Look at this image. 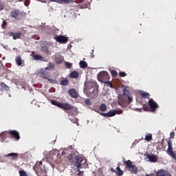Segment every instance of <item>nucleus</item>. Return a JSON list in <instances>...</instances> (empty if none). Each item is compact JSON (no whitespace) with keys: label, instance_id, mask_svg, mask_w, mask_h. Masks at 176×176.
<instances>
[{"label":"nucleus","instance_id":"f257e3e1","mask_svg":"<svg viewBox=\"0 0 176 176\" xmlns=\"http://www.w3.org/2000/svg\"><path fill=\"white\" fill-rule=\"evenodd\" d=\"M51 104L63 109V111L72 112V115H78V107L72 106L68 102H60L59 101L52 100H51Z\"/></svg>","mask_w":176,"mask_h":176},{"label":"nucleus","instance_id":"f03ea898","mask_svg":"<svg viewBox=\"0 0 176 176\" xmlns=\"http://www.w3.org/2000/svg\"><path fill=\"white\" fill-rule=\"evenodd\" d=\"M86 95L90 98H96L98 96V84L90 82L87 89Z\"/></svg>","mask_w":176,"mask_h":176},{"label":"nucleus","instance_id":"7ed1b4c3","mask_svg":"<svg viewBox=\"0 0 176 176\" xmlns=\"http://www.w3.org/2000/svg\"><path fill=\"white\" fill-rule=\"evenodd\" d=\"M83 162V158L79 156H75L72 160V166H76L77 167V171H78V175H83V171L80 170V167H82V162Z\"/></svg>","mask_w":176,"mask_h":176},{"label":"nucleus","instance_id":"20e7f679","mask_svg":"<svg viewBox=\"0 0 176 176\" xmlns=\"http://www.w3.org/2000/svg\"><path fill=\"white\" fill-rule=\"evenodd\" d=\"M126 168H128L129 171H130L132 174H137L138 173V167L134 164H133V162L130 160L124 162Z\"/></svg>","mask_w":176,"mask_h":176},{"label":"nucleus","instance_id":"39448f33","mask_svg":"<svg viewBox=\"0 0 176 176\" xmlns=\"http://www.w3.org/2000/svg\"><path fill=\"white\" fill-rule=\"evenodd\" d=\"M98 79L102 83H107L109 80V74L107 72H101L98 74Z\"/></svg>","mask_w":176,"mask_h":176},{"label":"nucleus","instance_id":"423d86ee","mask_svg":"<svg viewBox=\"0 0 176 176\" xmlns=\"http://www.w3.org/2000/svg\"><path fill=\"white\" fill-rule=\"evenodd\" d=\"M10 17L14 20H21L23 12H20V10H14L10 12Z\"/></svg>","mask_w":176,"mask_h":176},{"label":"nucleus","instance_id":"0eeeda50","mask_svg":"<svg viewBox=\"0 0 176 176\" xmlns=\"http://www.w3.org/2000/svg\"><path fill=\"white\" fill-rule=\"evenodd\" d=\"M168 143V148H167V153L169 155V156H171L176 160V154L174 153V151H173V142H171L170 140H167Z\"/></svg>","mask_w":176,"mask_h":176},{"label":"nucleus","instance_id":"6e6552de","mask_svg":"<svg viewBox=\"0 0 176 176\" xmlns=\"http://www.w3.org/2000/svg\"><path fill=\"white\" fill-rule=\"evenodd\" d=\"M54 39H55L56 42H58L59 43H62L63 45H65V43L68 42V37L63 35L56 36L54 38Z\"/></svg>","mask_w":176,"mask_h":176},{"label":"nucleus","instance_id":"1a4fd4ad","mask_svg":"<svg viewBox=\"0 0 176 176\" xmlns=\"http://www.w3.org/2000/svg\"><path fill=\"white\" fill-rule=\"evenodd\" d=\"M148 105L152 111V112H155L157 108H159V105H157V103L155 102L152 99H149L148 100Z\"/></svg>","mask_w":176,"mask_h":176},{"label":"nucleus","instance_id":"9d476101","mask_svg":"<svg viewBox=\"0 0 176 176\" xmlns=\"http://www.w3.org/2000/svg\"><path fill=\"white\" fill-rule=\"evenodd\" d=\"M8 35L9 36H12L14 41H16V39H20L23 34L21 33V32H17L16 33H14L13 32H9Z\"/></svg>","mask_w":176,"mask_h":176},{"label":"nucleus","instance_id":"9b49d317","mask_svg":"<svg viewBox=\"0 0 176 176\" xmlns=\"http://www.w3.org/2000/svg\"><path fill=\"white\" fill-rule=\"evenodd\" d=\"M156 176H172L168 170L164 169H160L156 172Z\"/></svg>","mask_w":176,"mask_h":176},{"label":"nucleus","instance_id":"f8f14e48","mask_svg":"<svg viewBox=\"0 0 176 176\" xmlns=\"http://www.w3.org/2000/svg\"><path fill=\"white\" fill-rule=\"evenodd\" d=\"M100 115L104 116V118H112V116L116 115V111H115V110H111L107 113H100Z\"/></svg>","mask_w":176,"mask_h":176},{"label":"nucleus","instance_id":"ddd939ff","mask_svg":"<svg viewBox=\"0 0 176 176\" xmlns=\"http://www.w3.org/2000/svg\"><path fill=\"white\" fill-rule=\"evenodd\" d=\"M8 134L13 137V138H15V140H20V133L17 132V131H10L8 132Z\"/></svg>","mask_w":176,"mask_h":176},{"label":"nucleus","instance_id":"4468645a","mask_svg":"<svg viewBox=\"0 0 176 176\" xmlns=\"http://www.w3.org/2000/svg\"><path fill=\"white\" fill-rule=\"evenodd\" d=\"M50 2H57L58 3H65V5H67L68 3H72L74 2V0H50Z\"/></svg>","mask_w":176,"mask_h":176},{"label":"nucleus","instance_id":"2eb2a0df","mask_svg":"<svg viewBox=\"0 0 176 176\" xmlns=\"http://www.w3.org/2000/svg\"><path fill=\"white\" fill-rule=\"evenodd\" d=\"M147 159L149 160V162H151V163H156V162H157V155H151V154H148L146 155Z\"/></svg>","mask_w":176,"mask_h":176},{"label":"nucleus","instance_id":"dca6fc26","mask_svg":"<svg viewBox=\"0 0 176 176\" xmlns=\"http://www.w3.org/2000/svg\"><path fill=\"white\" fill-rule=\"evenodd\" d=\"M68 93L72 98H78V92H76V90L75 89H70L68 91Z\"/></svg>","mask_w":176,"mask_h":176},{"label":"nucleus","instance_id":"f3484780","mask_svg":"<svg viewBox=\"0 0 176 176\" xmlns=\"http://www.w3.org/2000/svg\"><path fill=\"white\" fill-rule=\"evenodd\" d=\"M18 157H19V154L16 153H8L6 156V157H8L9 159H10V160H16V159H17Z\"/></svg>","mask_w":176,"mask_h":176},{"label":"nucleus","instance_id":"a211bd4d","mask_svg":"<svg viewBox=\"0 0 176 176\" xmlns=\"http://www.w3.org/2000/svg\"><path fill=\"white\" fill-rule=\"evenodd\" d=\"M69 77L72 78L73 79H78V78H79V72L73 71L70 73Z\"/></svg>","mask_w":176,"mask_h":176},{"label":"nucleus","instance_id":"6ab92c4d","mask_svg":"<svg viewBox=\"0 0 176 176\" xmlns=\"http://www.w3.org/2000/svg\"><path fill=\"white\" fill-rule=\"evenodd\" d=\"M64 61V57L63 56H56L55 58V62L56 64H61Z\"/></svg>","mask_w":176,"mask_h":176},{"label":"nucleus","instance_id":"aec40b11","mask_svg":"<svg viewBox=\"0 0 176 176\" xmlns=\"http://www.w3.org/2000/svg\"><path fill=\"white\" fill-rule=\"evenodd\" d=\"M15 61L17 65H23V60L21 59V56H16L15 58Z\"/></svg>","mask_w":176,"mask_h":176},{"label":"nucleus","instance_id":"412c9836","mask_svg":"<svg viewBox=\"0 0 176 176\" xmlns=\"http://www.w3.org/2000/svg\"><path fill=\"white\" fill-rule=\"evenodd\" d=\"M34 60L43 61V56L39 54H35L33 56Z\"/></svg>","mask_w":176,"mask_h":176},{"label":"nucleus","instance_id":"4be33fe9","mask_svg":"<svg viewBox=\"0 0 176 176\" xmlns=\"http://www.w3.org/2000/svg\"><path fill=\"white\" fill-rule=\"evenodd\" d=\"M1 91H3L4 90L8 91V90H9V87L8 85H6V84H5V82H1Z\"/></svg>","mask_w":176,"mask_h":176},{"label":"nucleus","instance_id":"5701e85b","mask_svg":"<svg viewBox=\"0 0 176 176\" xmlns=\"http://www.w3.org/2000/svg\"><path fill=\"white\" fill-rule=\"evenodd\" d=\"M115 173H116V175L118 176H122L123 175V170H122V169H120V166H118L116 168V170H115Z\"/></svg>","mask_w":176,"mask_h":176},{"label":"nucleus","instance_id":"b1692460","mask_svg":"<svg viewBox=\"0 0 176 176\" xmlns=\"http://www.w3.org/2000/svg\"><path fill=\"white\" fill-rule=\"evenodd\" d=\"M107 104L104 103L101 104L99 107V109L100 111H101V112H105V111H107Z\"/></svg>","mask_w":176,"mask_h":176},{"label":"nucleus","instance_id":"393cba45","mask_svg":"<svg viewBox=\"0 0 176 176\" xmlns=\"http://www.w3.org/2000/svg\"><path fill=\"white\" fill-rule=\"evenodd\" d=\"M41 51L43 53H45L46 54H50V52H49V48L46 46H42L41 47Z\"/></svg>","mask_w":176,"mask_h":176},{"label":"nucleus","instance_id":"a878e982","mask_svg":"<svg viewBox=\"0 0 176 176\" xmlns=\"http://www.w3.org/2000/svg\"><path fill=\"white\" fill-rule=\"evenodd\" d=\"M140 96H141L142 97H143V98H149V97H150L149 94H148V93H146V92H145V91H141V92L140 93Z\"/></svg>","mask_w":176,"mask_h":176},{"label":"nucleus","instance_id":"bb28decb","mask_svg":"<svg viewBox=\"0 0 176 176\" xmlns=\"http://www.w3.org/2000/svg\"><path fill=\"white\" fill-rule=\"evenodd\" d=\"M69 82L68 81V79L65 78V79H63V80H62L60 81V85L61 86H68V83H69Z\"/></svg>","mask_w":176,"mask_h":176},{"label":"nucleus","instance_id":"cd10ccee","mask_svg":"<svg viewBox=\"0 0 176 176\" xmlns=\"http://www.w3.org/2000/svg\"><path fill=\"white\" fill-rule=\"evenodd\" d=\"M80 67L82 69L87 68V63H86V61L81 60L80 62Z\"/></svg>","mask_w":176,"mask_h":176},{"label":"nucleus","instance_id":"c85d7f7f","mask_svg":"<svg viewBox=\"0 0 176 176\" xmlns=\"http://www.w3.org/2000/svg\"><path fill=\"white\" fill-rule=\"evenodd\" d=\"M146 141L149 142V141H152V134L151 133H148L147 135H145V139Z\"/></svg>","mask_w":176,"mask_h":176},{"label":"nucleus","instance_id":"c756f323","mask_svg":"<svg viewBox=\"0 0 176 176\" xmlns=\"http://www.w3.org/2000/svg\"><path fill=\"white\" fill-rule=\"evenodd\" d=\"M122 94L124 96H126V97H129V96H130V91L127 90L126 89H124Z\"/></svg>","mask_w":176,"mask_h":176},{"label":"nucleus","instance_id":"7c9ffc66","mask_svg":"<svg viewBox=\"0 0 176 176\" xmlns=\"http://www.w3.org/2000/svg\"><path fill=\"white\" fill-rule=\"evenodd\" d=\"M111 74L113 78H116V76H118V72H116V70H111Z\"/></svg>","mask_w":176,"mask_h":176},{"label":"nucleus","instance_id":"2f4dec72","mask_svg":"<svg viewBox=\"0 0 176 176\" xmlns=\"http://www.w3.org/2000/svg\"><path fill=\"white\" fill-rule=\"evenodd\" d=\"M65 67H66V68H67V69L72 68V63H69V62H66V63H65Z\"/></svg>","mask_w":176,"mask_h":176},{"label":"nucleus","instance_id":"473e14b6","mask_svg":"<svg viewBox=\"0 0 176 176\" xmlns=\"http://www.w3.org/2000/svg\"><path fill=\"white\" fill-rule=\"evenodd\" d=\"M119 75L121 78H124V76H126L127 74L124 72H120Z\"/></svg>","mask_w":176,"mask_h":176},{"label":"nucleus","instance_id":"72a5a7b5","mask_svg":"<svg viewBox=\"0 0 176 176\" xmlns=\"http://www.w3.org/2000/svg\"><path fill=\"white\" fill-rule=\"evenodd\" d=\"M85 104H86V105H91V101L90 100V99H87L85 100Z\"/></svg>","mask_w":176,"mask_h":176},{"label":"nucleus","instance_id":"f704fd0d","mask_svg":"<svg viewBox=\"0 0 176 176\" xmlns=\"http://www.w3.org/2000/svg\"><path fill=\"white\" fill-rule=\"evenodd\" d=\"M106 85H107V86H109V87H111V89H113V85H112V82H109V81H107V82H104Z\"/></svg>","mask_w":176,"mask_h":176},{"label":"nucleus","instance_id":"c9c22d12","mask_svg":"<svg viewBox=\"0 0 176 176\" xmlns=\"http://www.w3.org/2000/svg\"><path fill=\"white\" fill-rule=\"evenodd\" d=\"M116 111V115H122L123 113V110H114Z\"/></svg>","mask_w":176,"mask_h":176},{"label":"nucleus","instance_id":"e433bc0d","mask_svg":"<svg viewBox=\"0 0 176 176\" xmlns=\"http://www.w3.org/2000/svg\"><path fill=\"white\" fill-rule=\"evenodd\" d=\"M48 67H50V69H54V64H53L50 62L49 63Z\"/></svg>","mask_w":176,"mask_h":176},{"label":"nucleus","instance_id":"4c0bfd02","mask_svg":"<svg viewBox=\"0 0 176 176\" xmlns=\"http://www.w3.org/2000/svg\"><path fill=\"white\" fill-rule=\"evenodd\" d=\"M5 9V5L0 2V10H3Z\"/></svg>","mask_w":176,"mask_h":176},{"label":"nucleus","instance_id":"58836bf2","mask_svg":"<svg viewBox=\"0 0 176 176\" xmlns=\"http://www.w3.org/2000/svg\"><path fill=\"white\" fill-rule=\"evenodd\" d=\"M170 135V138H174V137L175 136V133L174 131H172Z\"/></svg>","mask_w":176,"mask_h":176},{"label":"nucleus","instance_id":"ea45409f","mask_svg":"<svg viewBox=\"0 0 176 176\" xmlns=\"http://www.w3.org/2000/svg\"><path fill=\"white\" fill-rule=\"evenodd\" d=\"M128 97V100H129V103L130 104V102H131L133 101V98L130 97V96H127Z\"/></svg>","mask_w":176,"mask_h":176},{"label":"nucleus","instance_id":"a19ab883","mask_svg":"<svg viewBox=\"0 0 176 176\" xmlns=\"http://www.w3.org/2000/svg\"><path fill=\"white\" fill-rule=\"evenodd\" d=\"M138 112H142V109H135Z\"/></svg>","mask_w":176,"mask_h":176},{"label":"nucleus","instance_id":"79ce46f5","mask_svg":"<svg viewBox=\"0 0 176 176\" xmlns=\"http://www.w3.org/2000/svg\"><path fill=\"white\" fill-rule=\"evenodd\" d=\"M146 176H155L153 173L146 174Z\"/></svg>","mask_w":176,"mask_h":176},{"label":"nucleus","instance_id":"37998d69","mask_svg":"<svg viewBox=\"0 0 176 176\" xmlns=\"http://www.w3.org/2000/svg\"><path fill=\"white\" fill-rule=\"evenodd\" d=\"M5 134H6V133H3L0 134V137H4Z\"/></svg>","mask_w":176,"mask_h":176},{"label":"nucleus","instance_id":"c03bdc74","mask_svg":"<svg viewBox=\"0 0 176 176\" xmlns=\"http://www.w3.org/2000/svg\"><path fill=\"white\" fill-rule=\"evenodd\" d=\"M50 69V67L49 66H47V67H45V70L46 71H49Z\"/></svg>","mask_w":176,"mask_h":176},{"label":"nucleus","instance_id":"a18cd8bd","mask_svg":"<svg viewBox=\"0 0 176 176\" xmlns=\"http://www.w3.org/2000/svg\"><path fill=\"white\" fill-rule=\"evenodd\" d=\"M3 25H6V21H3Z\"/></svg>","mask_w":176,"mask_h":176},{"label":"nucleus","instance_id":"49530a36","mask_svg":"<svg viewBox=\"0 0 176 176\" xmlns=\"http://www.w3.org/2000/svg\"><path fill=\"white\" fill-rule=\"evenodd\" d=\"M93 53H94V50H92L91 54H93Z\"/></svg>","mask_w":176,"mask_h":176},{"label":"nucleus","instance_id":"de8ad7c7","mask_svg":"<svg viewBox=\"0 0 176 176\" xmlns=\"http://www.w3.org/2000/svg\"><path fill=\"white\" fill-rule=\"evenodd\" d=\"M5 138H5V136H4V137L3 138V140H5Z\"/></svg>","mask_w":176,"mask_h":176},{"label":"nucleus","instance_id":"09e8293b","mask_svg":"<svg viewBox=\"0 0 176 176\" xmlns=\"http://www.w3.org/2000/svg\"><path fill=\"white\" fill-rule=\"evenodd\" d=\"M21 1H23V0H19V2H21Z\"/></svg>","mask_w":176,"mask_h":176},{"label":"nucleus","instance_id":"8fccbe9b","mask_svg":"<svg viewBox=\"0 0 176 176\" xmlns=\"http://www.w3.org/2000/svg\"><path fill=\"white\" fill-rule=\"evenodd\" d=\"M92 57H94V55H93Z\"/></svg>","mask_w":176,"mask_h":176}]
</instances>
